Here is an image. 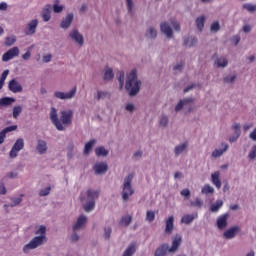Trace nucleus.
<instances>
[{"instance_id": "12", "label": "nucleus", "mask_w": 256, "mask_h": 256, "mask_svg": "<svg viewBox=\"0 0 256 256\" xmlns=\"http://www.w3.org/2000/svg\"><path fill=\"white\" fill-rule=\"evenodd\" d=\"M14 57H19V48L17 46L5 52L2 56V61L4 62L11 61V59H14Z\"/></svg>"}, {"instance_id": "24", "label": "nucleus", "mask_w": 256, "mask_h": 256, "mask_svg": "<svg viewBox=\"0 0 256 256\" xmlns=\"http://www.w3.org/2000/svg\"><path fill=\"white\" fill-rule=\"evenodd\" d=\"M174 221H175V217L173 216H170L166 220L165 233H167V235H171V233H173V229H175Z\"/></svg>"}, {"instance_id": "39", "label": "nucleus", "mask_w": 256, "mask_h": 256, "mask_svg": "<svg viewBox=\"0 0 256 256\" xmlns=\"http://www.w3.org/2000/svg\"><path fill=\"white\" fill-rule=\"evenodd\" d=\"M115 77V74H113V69L107 68L104 72V81H111Z\"/></svg>"}, {"instance_id": "43", "label": "nucleus", "mask_w": 256, "mask_h": 256, "mask_svg": "<svg viewBox=\"0 0 256 256\" xmlns=\"http://www.w3.org/2000/svg\"><path fill=\"white\" fill-rule=\"evenodd\" d=\"M126 7L128 14L133 16V9H135V4L133 3V0H126Z\"/></svg>"}, {"instance_id": "58", "label": "nucleus", "mask_w": 256, "mask_h": 256, "mask_svg": "<svg viewBox=\"0 0 256 256\" xmlns=\"http://www.w3.org/2000/svg\"><path fill=\"white\" fill-rule=\"evenodd\" d=\"M50 193H51V187L48 186V187L43 188V189L40 190L39 196L40 197H47V195H49Z\"/></svg>"}, {"instance_id": "26", "label": "nucleus", "mask_w": 256, "mask_h": 256, "mask_svg": "<svg viewBox=\"0 0 256 256\" xmlns=\"http://www.w3.org/2000/svg\"><path fill=\"white\" fill-rule=\"evenodd\" d=\"M145 37L147 39H157V29L153 26H149L146 29Z\"/></svg>"}, {"instance_id": "59", "label": "nucleus", "mask_w": 256, "mask_h": 256, "mask_svg": "<svg viewBox=\"0 0 256 256\" xmlns=\"http://www.w3.org/2000/svg\"><path fill=\"white\" fill-rule=\"evenodd\" d=\"M67 149H68L67 157L71 159V157H73V150L75 149V145L73 144V142H70L68 144Z\"/></svg>"}, {"instance_id": "5", "label": "nucleus", "mask_w": 256, "mask_h": 256, "mask_svg": "<svg viewBox=\"0 0 256 256\" xmlns=\"http://www.w3.org/2000/svg\"><path fill=\"white\" fill-rule=\"evenodd\" d=\"M50 119L58 131H63V125H65V111L61 112V117L59 119L57 117V109L52 107L50 111Z\"/></svg>"}, {"instance_id": "18", "label": "nucleus", "mask_w": 256, "mask_h": 256, "mask_svg": "<svg viewBox=\"0 0 256 256\" xmlns=\"http://www.w3.org/2000/svg\"><path fill=\"white\" fill-rule=\"evenodd\" d=\"M11 131H17V125L8 126L0 132V145L5 143V137H7V133H11Z\"/></svg>"}, {"instance_id": "19", "label": "nucleus", "mask_w": 256, "mask_h": 256, "mask_svg": "<svg viewBox=\"0 0 256 256\" xmlns=\"http://www.w3.org/2000/svg\"><path fill=\"white\" fill-rule=\"evenodd\" d=\"M170 249L169 244L164 243L156 249L154 256H165L167 253H169Z\"/></svg>"}, {"instance_id": "50", "label": "nucleus", "mask_w": 256, "mask_h": 256, "mask_svg": "<svg viewBox=\"0 0 256 256\" xmlns=\"http://www.w3.org/2000/svg\"><path fill=\"white\" fill-rule=\"evenodd\" d=\"M111 233H113V229L111 227H104V239L106 241L111 239Z\"/></svg>"}, {"instance_id": "41", "label": "nucleus", "mask_w": 256, "mask_h": 256, "mask_svg": "<svg viewBox=\"0 0 256 256\" xmlns=\"http://www.w3.org/2000/svg\"><path fill=\"white\" fill-rule=\"evenodd\" d=\"M74 15L73 13L67 14L65 18V29H69L71 27V24L73 23Z\"/></svg>"}, {"instance_id": "48", "label": "nucleus", "mask_w": 256, "mask_h": 256, "mask_svg": "<svg viewBox=\"0 0 256 256\" xmlns=\"http://www.w3.org/2000/svg\"><path fill=\"white\" fill-rule=\"evenodd\" d=\"M52 9L55 13H62L63 5H59V0H55Z\"/></svg>"}, {"instance_id": "55", "label": "nucleus", "mask_w": 256, "mask_h": 256, "mask_svg": "<svg viewBox=\"0 0 256 256\" xmlns=\"http://www.w3.org/2000/svg\"><path fill=\"white\" fill-rule=\"evenodd\" d=\"M146 221L153 223L155 221V212L149 210L146 212Z\"/></svg>"}, {"instance_id": "35", "label": "nucleus", "mask_w": 256, "mask_h": 256, "mask_svg": "<svg viewBox=\"0 0 256 256\" xmlns=\"http://www.w3.org/2000/svg\"><path fill=\"white\" fill-rule=\"evenodd\" d=\"M95 155L97 157H107L109 155V150L105 149V147L100 146L95 149Z\"/></svg>"}, {"instance_id": "9", "label": "nucleus", "mask_w": 256, "mask_h": 256, "mask_svg": "<svg viewBox=\"0 0 256 256\" xmlns=\"http://www.w3.org/2000/svg\"><path fill=\"white\" fill-rule=\"evenodd\" d=\"M229 213L220 215L216 220V226L220 231H225V228L229 225Z\"/></svg>"}, {"instance_id": "42", "label": "nucleus", "mask_w": 256, "mask_h": 256, "mask_svg": "<svg viewBox=\"0 0 256 256\" xmlns=\"http://www.w3.org/2000/svg\"><path fill=\"white\" fill-rule=\"evenodd\" d=\"M202 193L204 195H209V193L213 194L215 193V188H213L211 185L206 184L204 185V187L202 188Z\"/></svg>"}, {"instance_id": "25", "label": "nucleus", "mask_w": 256, "mask_h": 256, "mask_svg": "<svg viewBox=\"0 0 256 256\" xmlns=\"http://www.w3.org/2000/svg\"><path fill=\"white\" fill-rule=\"evenodd\" d=\"M215 65H217L219 69H225V67L229 65V61L225 56H220L215 60Z\"/></svg>"}, {"instance_id": "38", "label": "nucleus", "mask_w": 256, "mask_h": 256, "mask_svg": "<svg viewBox=\"0 0 256 256\" xmlns=\"http://www.w3.org/2000/svg\"><path fill=\"white\" fill-rule=\"evenodd\" d=\"M96 141L95 140H90L87 142L84 146V155H89L91 153V150L93 149V146L95 145Z\"/></svg>"}, {"instance_id": "27", "label": "nucleus", "mask_w": 256, "mask_h": 256, "mask_svg": "<svg viewBox=\"0 0 256 256\" xmlns=\"http://www.w3.org/2000/svg\"><path fill=\"white\" fill-rule=\"evenodd\" d=\"M219 171H216L211 174V181L213 185H215L216 189H219L221 187V180L219 179Z\"/></svg>"}, {"instance_id": "40", "label": "nucleus", "mask_w": 256, "mask_h": 256, "mask_svg": "<svg viewBox=\"0 0 256 256\" xmlns=\"http://www.w3.org/2000/svg\"><path fill=\"white\" fill-rule=\"evenodd\" d=\"M117 79L119 81L120 89H123V87H125V72H118Z\"/></svg>"}, {"instance_id": "14", "label": "nucleus", "mask_w": 256, "mask_h": 256, "mask_svg": "<svg viewBox=\"0 0 256 256\" xmlns=\"http://www.w3.org/2000/svg\"><path fill=\"white\" fill-rule=\"evenodd\" d=\"M241 231V227L233 226L223 233L224 239H235L237 233Z\"/></svg>"}, {"instance_id": "49", "label": "nucleus", "mask_w": 256, "mask_h": 256, "mask_svg": "<svg viewBox=\"0 0 256 256\" xmlns=\"http://www.w3.org/2000/svg\"><path fill=\"white\" fill-rule=\"evenodd\" d=\"M23 113V107L21 106H14L13 108V118L17 119Z\"/></svg>"}, {"instance_id": "15", "label": "nucleus", "mask_w": 256, "mask_h": 256, "mask_svg": "<svg viewBox=\"0 0 256 256\" xmlns=\"http://www.w3.org/2000/svg\"><path fill=\"white\" fill-rule=\"evenodd\" d=\"M8 89L12 93H22L23 86H21L15 79H12L8 83Z\"/></svg>"}, {"instance_id": "60", "label": "nucleus", "mask_w": 256, "mask_h": 256, "mask_svg": "<svg viewBox=\"0 0 256 256\" xmlns=\"http://www.w3.org/2000/svg\"><path fill=\"white\" fill-rule=\"evenodd\" d=\"M250 161H255L256 159V144L252 147L251 151L248 154Z\"/></svg>"}, {"instance_id": "30", "label": "nucleus", "mask_w": 256, "mask_h": 256, "mask_svg": "<svg viewBox=\"0 0 256 256\" xmlns=\"http://www.w3.org/2000/svg\"><path fill=\"white\" fill-rule=\"evenodd\" d=\"M36 149L40 155L47 152V142L45 140H39Z\"/></svg>"}, {"instance_id": "6", "label": "nucleus", "mask_w": 256, "mask_h": 256, "mask_svg": "<svg viewBox=\"0 0 256 256\" xmlns=\"http://www.w3.org/2000/svg\"><path fill=\"white\" fill-rule=\"evenodd\" d=\"M70 39L76 43L78 47H83L85 45V38L83 37V34L79 32L77 28H74L70 33H69Z\"/></svg>"}, {"instance_id": "47", "label": "nucleus", "mask_w": 256, "mask_h": 256, "mask_svg": "<svg viewBox=\"0 0 256 256\" xmlns=\"http://www.w3.org/2000/svg\"><path fill=\"white\" fill-rule=\"evenodd\" d=\"M135 253V245H130L127 247V249L124 251L122 256H133Z\"/></svg>"}, {"instance_id": "33", "label": "nucleus", "mask_w": 256, "mask_h": 256, "mask_svg": "<svg viewBox=\"0 0 256 256\" xmlns=\"http://www.w3.org/2000/svg\"><path fill=\"white\" fill-rule=\"evenodd\" d=\"M159 126L160 127H169V116L167 114H161L159 117Z\"/></svg>"}, {"instance_id": "45", "label": "nucleus", "mask_w": 256, "mask_h": 256, "mask_svg": "<svg viewBox=\"0 0 256 256\" xmlns=\"http://www.w3.org/2000/svg\"><path fill=\"white\" fill-rule=\"evenodd\" d=\"M108 97H111V94H109V92H106V91H98V92H97L96 99H97L98 101H101V99H107Z\"/></svg>"}, {"instance_id": "23", "label": "nucleus", "mask_w": 256, "mask_h": 256, "mask_svg": "<svg viewBox=\"0 0 256 256\" xmlns=\"http://www.w3.org/2000/svg\"><path fill=\"white\" fill-rule=\"evenodd\" d=\"M221 147H222L221 149H215L212 152V157H214V159H217V158L221 157L223 155V153H226V151L229 149V144L222 143Z\"/></svg>"}, {"instance_id": "1", "label": "nucleus", "mask_w": 256, "mask_h": 256, "mask_svg": "<svg viewBox=\"0 0 256 256\" xmlns=\"http://www.w3.org/2000/svg\"><path fill=\"white\" fill-rule=\"evenodd\" d=\"M141 80L137 78V70L133 69L127 75L125 89L130 97H135L141 91Z\"/></svg>"}, {"instance_id": "8", "label": "nucleus", "mask_w": 256, "mask_h": 256, "mask_svg": "<svg viewBox=\"0 0 256 256\" xmlns=\"http://www.w3.org/2000/svg\"><path fill=\"white\" fill-rule=\"evenodd\" d=\"M87 221H89V218L86 215H80L73 224L72 231H83L87 227Z\"/></svg>"}, {"instance_id": "29", "label": "nucleus", "mask_w": 256, "mask_h": 256, "mask_svg": "<svg viewBox=\"0 0 256 256\" xmlns=\"http://www.w3.org/2000/svg\"><path fill=\"white\" fill-rule=\"evenodd\" d=\"M74 112L71 109L65 111V126H69L73 123Z\"/></svg>"}, {"instance_id": "2", "label": "nucleus", "mask_w": 256, "mask_h": 256, "mask_svg": "<svg viewBox=\"0 0 256 256\" xmlns=\"http://www.w3.org/2000/svg\"><path fill=\"white\" fill-rule=\"evenodd\" d=\"M100 192L99 190L88 189L86 191V196L81 194L80 201L83 204V209L86 213H91L95 211V205L97 199H99Z\"/></svg>"}, {"instance_id": "3", "label": "nucleus", "mask_w": 256, "mask_h": 256, "mask_svg": "<svg viewBox=\"0 0 256 256\" xmlns=\"http://www.w3.org/2000/svg\"><path fill=\"white\" fill-rule=\"evenodd\" d=\"M35 235H40L34 237L28 244L23 247L24 253H29L31 249H37V247H41L44 243H47V228L45 226H40L38 230H36Z\"/></svg>"}, {"instance_id": "62", "label": "nucleus", "mask_w": 256, "mask_h": 256, "mask_svg": "<svg viewBox=\"0 0 256 256\" xmlns=\"http://www.w3.org/2000/svg\"><path fill=\"white\" fill-rule=\"evenodd\" d=\"M180 195L182 197H185V199H189L191 197V191L189 189H183L181 192H180Z\"/></svg>"}, {"instance_id": "53", "label": "nucleus", "mask_w": 256, "mask_h": 256, "mask_svg": "<svg viewBox=\"0 0 256 256\" xmlns=\"http://www.w3.org/2000/svg\"><path fill=\"white\" fill-rule=\"evenodd\" d=\"M239 137H241V132L234 131V133L229 137V143H235Z\"/></svg>"}, {"instance_id": "36", "label": "nucleus", "mask_w": 256, "mask_h": 256, "mask_svg": "<svg viewBox=\"0 0 256 256\" xmlns=\"http://www.w3.org/2000/svg\"><path fill=\"white\" fill-rule=\"evenodd\" d=\"M12 103H15V98L4 97L0 99V107H9Z\"/></svg>"}, {"instance_id": "16", "label": "nucleus", "mask_w": 256, "mask_h": 256, "mask_svg": "<svg viewBox=\"0 0 256 256\" xmlns=\"http://www.w3.org/2000/svg\"><path fill=\"white\" fill-rule=\"evenodd\" d=\"M198 42L199 40L195 36H185L183 38L184 47H188L189 49H191V47H195V45H197Z\"/></svg>"}, {"instance_id": "54", "label": "nucleus", "mask_w": 256, "mask_h": 256, "mask_svg": "<svg viewBox=\"0 0 256 256\" xmlns=\"http://www.w3.org/2000/svg\"><path fill=\"white\" fill-rule=\"evenodd\" d=\"M16 41H17V39L15 38V36L6 37L5 46L11 47V45H14Z\"/></svg>"}, {"instance_id": "7", "label": "nucleus", "mask_w": 256, "mask_h": 256, "mask_svg": "<svg viewBox=\"0 0 256 256\" xmlns=\"http://www.w3.org/2000/svg\"><path fill=\"white\" fill-rule=\"evenodd\" d=\"M25 147V141L23 138H19L14 143L12 149L10 150L9 156L11 159H15L19 155V151H21Z\"/></svg>"}, {"instance_id": "10", "label": "nucleus", "mask_w": 256, "mask_h": 256, "mask_svg": "<svg viewBox=\"0 0 256 256\" xmlns=\"http://www.w3.org/2000/svg\"><path fill=\"white\" fill-rule=\"evenodd\" d=\"M160 31L167 37V39H173V28H171V23L164 21L160 24Z\"/></svg>"}, {"instance_id": "20", "label": "nucleus", "mask_w": 256, "mask_h": 256, "mask_svg": "<svg viewBox=\"0 0 256 256\" xmlns=\"http://www.w3.org/2000/svg\"><path fill=\"white\" fill-rule=\"evenodd\" d=\"M51 9H53V7L47 4L42 10V19L45 23L51 21Z\"/></svg>"}, {"instance_id": "13", "label": "nucleus", "mask_w": 256, "mask_h": 256, "mask_svg": "<svg viewBox=\"0 0 256 256\" xmlns=\"http://www.w3.org/2000/svg\"><path fill=\"white\" fill-rule=\"evenodd\" d=\"M183 241V238L181 235L176 234V237L172 239V246L169 249V253H177L179 250V247H181V242Z\"/></svg>"}, {"instance_id": "64", "label": "nucleus", "mask_w": 256, "mask_h": 256, "mask_svg": "<svg viewBox=\"0 0 256 256\" xmlns=\"http://www.w3.org/2000/svg\"><path fill=\"white\" fill-rule=\"evenodd\" d=\"M171 25L175 29V31H181V25L179 24V22L172 20Z\"/></svg>"}, {"instance_id": "57", "label": "nucleus", "mask_w": 256, "mask_h": 256, "mask_svg": "<svg viewBox=\"0 0 256 256\" xmlns=\"http://www.w3.org/2000/svg\"><path fill=\"white\" fill-rule=\"evenodd\" d=\"M191 207H203V200L201 198H196L195 201L190 202Z\"/></svg>"}, {"instance_id": "28", "label": "nucleus", "mask_w": 256, "mask_h": 256, "mask_svg": "<svg viewBox=\"0 0 256 256\" xmlns=\"http://www.w3.org/2000/svg\"><path fill=\"white\" fill-rule=\"evenodd\" d=\"M205 16H199L196 18L195 23H196V27L198 29V31H200V33L203 31L204 27H205Z\"/></svg>"}, {"instance_id": "61", "label": "nucleus", "mask_w": 256, "mask_h": 256, "mask_svg": "<svg viewBox=\"0 0 256 256\" xmlns=\"http://www.w3.org/2000/svg\"><path fill=\"white\" fill-rule=\"evenodd\" d=\"M174 109L176 113H179V111H183V109H185L183 99L179 100Z\"/></svg>"}, {"instance_id": "63", "label": "nucleus", "mask_w": 256, "mask_h": 256, "mask_svg": "<svg viewBox=\"0 0 256 256\" xmlns=\"http://www.w3.org/2000/svg\"><path fill=\"white\" fill-rule=\"evenodd\" d=\"M201 87L199 84H190L184 89V93H189V91H193V89Z\"/></svg>"}, {"instance_id": "4", "label": "nucleus", "mask_w": 256, "mask_h": 256, "mask_svg": "<svg viewBox=\"0 0 256 256\" xmlns=\"http://www.w3.org/2000/svg\"><path fill=\"white\" fill-rule=\"evenodd\" d=\"M133 177V174H129L124 178L121 195L122 201H124L125 203L129 201V197H131V195L135 194V189H133V185H131V183H133Z\"/></svg>"}, {"instance_id": "56", "label": "nucleus", "mask_w": 256, "mask_h": 256, "mask_svg": "<svg viewBox=\"0 0 256 256\" xmlns=\"http://www.w3.org/2000/svg\"><path fill=\"white\" fill-rule=\"evenodd\" d=\"M220 29L221 25L219 24V22H213L210 26L211 33H217L218 31H220Z\"/></svg>"}, {"instance_id": "21", "label": "nucleus", "mask_w": 256, "mask_h": 256, "mask_svg": "<svg viewBox=\"0 0 256 256\" xmlns=\"http://www.w3.org/2000/svg\"><path fill=\"white\" fill-rule=\"evenodd\" d=\"M37 25H39V21L37 19L31 20L27 25L28 31L26 32V35H35Z\"/></svg>"}, {"instance_id": "32", "label": "nucleus", "mask_w": 256, "mask_h": 256, "mask_svg": "<svg viewBox=\"0 0 256 256\" xmlns=\"http://www.w3.org/2000/svg\"><path fill=\"white\" fill-rule=\"evenodd\" d=\"M223 204V200H216V202L210 206L211 213H219V209L223 207Z\"/></svg>"}, {"instance_id": "17", "label": "nucleus", "mask_w": 256, "mask_h": 256, "mask_svg": "<svg viewBox=\"0 0 256 256\" xmlns=\"http://www.w3.org/2000/svg\"><path fill=\"white\" fill-rule=\"evenodd\" d=\"M188 148H189L188 142H184V143H181V144L175 146V148H174L175 157H179V155H183V153H187Z\"/></svg>"}, {"instance_id": "31", "label": "nucleus", "mask_w": 256, "mask_h": 256, "mask_svg": "<svg viewBox=\"0 0 256 256\" xmlns=\"http://www.w3.org/2000/svg\"><path fill=\"white\" fill-rule=\"evenodd\" d=\"M132 221L133 217H131L130 215H126L121 218V220L119 221V225L120 227H129Z\"/></svg>"}, {"instance_id": "22", "label": "nucleus", "mask_w": 256, "mask_h": 256, "mask_svg": "<svg viewBox=\"0 0 256 256\" xmlns=\"http://www.w3.org/2000/svg\"><path fill=\"white\" fill-rule=\"evenodd\" d=\"M182 100L184 103V109L186 110V113H191V111H193V109H194L193 103H195V98L188 97V98H184Z\"/></svg>"}, {"instance_id": "37", "label": "nucleus", "mask_w": 256, "mask_h": 256, "mask_svg": "<svg viewBox=\"0 0 256 256\" xmlns=\"http://www.w3.org/2000/svg\"><path fill=\"white\" fill-rule=\"evenodd\" d=\"M192 221H195V215L193 214H186L181 218V223H184V225H191Z\"/></svg>"}, {"instance_id": "51", "label": "nucleus", "mask_w": 256, "mask_h": 256, "mask_svg": "<svg viewBox=\"0 0 256 256\" xmlns=\"http://www.w3.org/2000/svg\"><path fill=\"white\" fill-rule=\"evenodd\" d=\"M243 9H246V11H249V13H253L256 11V4H243Z\"/></svg>"}, {"instance_id": "52", "label": "nucleus", "mask_w": 256, "mask_h": 256, "mask_svg": "<svg viewBox=\"0 0 256 256\" xmlns=\"http://www.w3.org/2000/svg\"><path fill=\"white\" fill-rule=\"evenodd\" d=\"M237 79V75H227L223 78L224 83H235V80Z\"/></svg>"}, {"instance_id": "11", "label": "nucleus", "mask_w": 256, "mask_h": 256, "mask_svg": "<svg viewBox=\"0 0 256 256\" xmlns=\"http://www.w3.org/2000/svg\"><path fill=\"white\" fill-rule=\"evenodd\" d=\"M95 175H105L109 171V165L106 162H98L93 166Z\"/></svg>"}, {"instance_id": "46", "label": "nucleus", "mask_w": 256, "mask_h": 256, "mask_svg": "<svg viewBox=\"0 0 256 256\" xmlns=\"http://www.w3.org/2000/svg\"><path fill=\"white\" fill-rule=\"evenodd\" d=\"M23 194L20 195L18 198H11V204L10 207H17V205H21V202L23 201Z\"/></svg>"}, {"instance_id": "44", "label": "nucleus", "mask_w": 256, "mask_h": 256, "mask_svg": "<svg viewBox=\"0 0 256 256\" xmlns=\"http://www.w3.org/2000/svg\"><path fill=\"white\" fill-rule=\"evenodd\" d=\"M77 95V86H74L70 91L65 93V99H73Z\"/></svg>"}, {"instance_id": "34", "label": "nucleus", "mask_w": 256, "mask_h": 256, "mask_svg": "<svg viewBox=\"0 0 256 256\" xmlns=\"http://www.w3.org/2000/svg\"><path fill=\"white\" fill-rule=\"evenodd\" d=\"M81 236L79 235V231L72 230V233L68 236V241L70 243H79Z\"/></svg>"}]
</instances>
